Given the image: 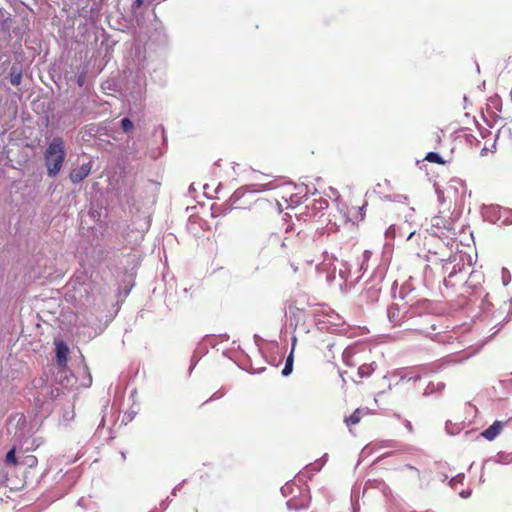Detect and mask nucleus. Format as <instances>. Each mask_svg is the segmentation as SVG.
<instances>
[{
  "mask_svg": "<svg viewBox=\"0 0 512 512\" xmlns=\"http://www.w3.org/2000/svg\"><path fill=\"white\" fill-rule=\"evenodd\" d=\"M425 160L428 162L436 163V164H440V165L445 164V161L440 157L439 154H437L435 152L427 153V155L425 156Z\"/></svg>",
  "mask_w": 512,
  "mask_h": 512,
  "instance_id": "7",
  "label": "nucleus"
},
{
  "mask_svg": "<svg viewBox=\"0 0 512 512\" xmlns=\"http://www.w3.org/2000/svg\"><path fill=\"white\" fill-rule=\"evenodd\" d=\"M21 80H22L21 72L16 71L15 68L12 67L11 74H10V82H11V84L14 85V86H18V85H20Z\"/></svg>",
  "mask_w": 512,
  "mask_h": 512,
  "instance_id": "9",
  "label": "nucleus"
},
{
  "mask_svg": "<svg viewBox=\"0 0 512 512\" xmlns=\"http://www.w3.org/2000/svg\"><path fill=\"white\" fill-rule=\"evenodd\" d=\"M65 156L66 151L63 138L54 137L44 153L45 165L50 177H55L59 173L64 163Z\"/></svg>",
  "mask_w": 512,
  "mask_h": 512,
  "instance_id": "1",
  "label": "nucleus"
},
{
  "mask_svg": "<svg viewBox=\"0 0 512 512\" xmlns=\"http://www.w3.org/2000/svg\"><path fill=\"white\" fill-rule=\"evenodd\" d=\"M374 371V368L370 364H363L358 368V374L361 378L370 376Z\"/></svg>",
  "mask_w": 512,
  "mask_h": 512,
  "instance_id": "8",
  "label": "nucleus"
},
{
  "mask_svg": "<svg viewBox=\"0 0 512 512\" xmlns=\"http://www.w3.org/2000/svg\"><path fill=\"white\" fill-rule=\"evenodd\" d=\"M483 153H486V149L485 148H482V154Z\"/></svg>",
  "mask_w": 512,
  "mask_h": 512,
  "instance_id": "16",
  "label": "nucleus"
},
{
  "mask_svg": "<svg viewBox=\"0 0 512 512\" xmlns=\"http://www.w3.org/2000/svg\"><path fill=\"white\" fill-rule=\"evenodd\" d=\"M483 153H486V149L485 148H482V154Z\"/></svg>",
  "mask_w": 512,
  "mask_h": 512,
  "instance_id": "17",
  "label": "nucleus"
},
{
  "mask_svg": "<svg viewBox=\"0 0 512 512\" xmlns=\"http://www.w3.org/2000/svg\"><path fill=\"white\" fill-rule=\"evenodd\" d=\"M83 82H84V77H83V76H80V77L78 78V84H79V86H82V85H83Z\"/></svg>",
  "mask_w": 512,
  "mask_h": 512,
  "instance_id": "14",
  "label": "nucleus"
},
{
  "mask_svg": "<svg viewBox=\"0 0 512 512\" xmlns=\"http://www.w3.org/2000/svg\"><path fill=\"white\" fill-rule=\"evenodd\" d=\"M121 127L124 132L128 133L133 129L134 125L129 118H123L121 120Z\"/></svg>",
  "mask_w": 512,
  "mask_h": 512,
  "instance_id": "11",
  "label": "nucleus"
},
{
  "mask_svg": "<svg viewBox=\"0 0 512 512\" xmlns=\"http://www.w3.org/2000/svg\"><path fill=\"white\" fill-rule=\"evenodd\" d=\"M367 412L364 409L357 408L350 416L345 417L344 422L351 430V427L360 423L361 419Z\"/></svg>",
  "mask_w": 512,
  "mask_h": 512,
  "instance_id": "5",
  "label": "nucleus"
},
{
  "mask_svg": "<svg viewBox=\"0 0 512 512\" xmlns=\"http://www.w3.org/2000/svg\"><path fill=\"white\" fill-rule=\"evenodd\" d=\"M504 427V422L502 421H495L491 426H489L487 429H485L483 432H482V436L489 440V441H492L494 440L499 434L500 432L502 431Z\"/></svg>",
  "mask_w": 512,
  "mask_h": 512,
  "instance_id": "4",
  "label": "nucleus"
},
{
  "mask_svg": "<svg viewBox=\"0 0 512 512\" xmlns=\"http://www.w3.org/2000/svg\"><path fill=\"white\" fill-rule=\"evenodd\" d=\"M293 361H294V359H293V350H292L291 353L289 354V356L287 357L285 366L282 370L283 376H288L291 374V372L293 370Z\"/></svg>",
  "mask_w": 512,
  "mask_h": 512,
  "instance_id": "6",
  "label": "nucleus"
},
{
  "mask_svg": "<svg viewBox=\"0 0 512 512\" xmlns=\"http://www.w3.org/2000/svg\"><path fill=\"white\" fill-rule=\"evenodd\" d=\"M146 0H134L131 4V10L133 14H136L137 11L145 4Z\"/></svg>",
  "mask_w": 512,
  "mask_h": 512,
  "instance_id": "12",
  "label": "nucleus"
},
{
  "mask_svg": "<svg viewBox=\"0 0 512 512\" xmlns=\"http://www.w3.org/2000/svg\"><path fill=\"white\" fill-rule=\"evenodd\" d=\"M91 169L92 162L82 164L81 166L73 169L69 174L71 182L73 184L82 182L85 178H87L90 175Z\"/></svg>",
  "mask_w": 512,
  "mask_h": 512,
  "instance_id": "2",
  "label": "nucleus"
},
{
  "mask_svg": "<svg viewBox=\"0 0 512 512\" xmlns=\"http://www.w3.org/2000/svg\"><path fill=\"white\" fill-rule=\"evenodd\" d=\"M36 461V457L30 456L29 465L32 466Z\"/></svg>",
  "mask_w": 512,
  "mask_h": 512,
  "instance_id": "13",
  "label": "nucleus"
},
{
  "mask_svg": "<svg viewBox=\"0 0 512 512\" xmlns=\"http://www.w3.org/2000/svg\"><path fill=\"white\" fill-rule=\"evenodd\" d=\"M56 346V363L59 368L64 369L67 366L69 347L63 341L55 342Z\"/></svg>",
  "mask_w": 512,
  "mask_h": 512,
  "instance_id": "3",
  "label": "nucleus"
},
{
  "mask_svg": "<svg viewBox=\"0 0 512 512\" xmlns=\"http://www.w3.org/2000/svg\"><path fill=\"white\" fill-rule=\"evenodd\" d=\"M5 461L7 464L9 465H13L15 466L17 464V459H16V455H15V449H11L7 454H6V458H5Z\"/></svg>",
  "mask_w": 512,
  "mask_h": 512,
  "instance_id": "10",
  "label": "nucleus"
},
{
  "mask_svg": "<svg viewBox=\"0 0 512 512\" xmlns=\"http://www.w3.org/2000/svg\"><path fill=\"white\" fill-rule=\"evenodd\" d=\"M409 469L414 470L419 475V470H417V469H415V468H413L411 466H409Z\"/></svg>",
  "mask_w": 512,
  "mask_h": 512,
  "instance_id": "15",
  "label": "nucleus"
}]
</instances>
